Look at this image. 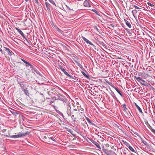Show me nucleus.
<instances>
[{
	"label": "nucleus",
	"instance_id": "obj_1",
	"mask_svg": "<svg viewBox=\"0 0 155 155\" xmlns=\"http://www.w3.org/2000/svg\"><path fill=\"white\" fill-rule=\"evenodd\" d=\"M29 132L28 131H27L25 133L19 132L18 134L16 135L8 136L7 135H4V136L6 137H10V138H16L25 136L28 135L29 134Z\"/></svg>",
	"mask_w": 155,
	"mask_h": 155
},
{
	"label": "nucleus",
	"instance_id": "obj_2",
	"mask_svg": "<svg viewBox=\"0 0 155 155\" xmlns=\"http://www.w3.org/2000/svg\"><path fill=\"white\" fill-rule=\"evenodd\" d=\"M107 83H108L109 85L110 86H112L113 88H114L115 90H116V91L118 93V94L122 97H123V95L121 94V93L120 92V91L119 90L118 88L116 87H114L113 86H112V84L110 83V82L108 81H106Z\"/></svg>",
	"mask_w": 155,
	"mask_h": 155
},
{
	"label": "nucleus",
	"instance_id": "obj_3",
	"mask_svg": "<svg viewBox=\"0 0 155 155\" xmlns=\"http://www.w3.org/2000/svg\"><path fill=\"white\" fill-rule=\"evenodd\" d=\"M60 68L61 69V70L67 76L69 77L70 78H72V79H74V78L70 75V74H68V73L60 65L59 66Z\"/></svg>",
	"mask_w": 155,
	"mask_h": 155
},
{
	"label": "nucleus",
	"instance_id": "obj_4",
	"mask_svg": "<svg viewBox=\"0 0 155 155\" xmlns=\"http://www.w3.org/2000/svg\"><path fill=\"white\" fill-rule=\"evenodd\" d=\"M103 150L107 155H112V153L113 152V151L111 150H108V149H104V148H103Z\"/></svg>",
	"mask_w": 155,
	"mask_h": 155
},
{
	"label": "nucleus",
	"instance_id": "obj_5",
	"mask_svg": "<svg viewBox=\"0 0 155 155\" xmlns=\"http://www.w3.org/2000/svg\"><path fill=\"white\" fill-rule=\"evenodd\" d=\"M15 28L18 31V32H19V33L27 41V42L28 43H29L28 40L25 37L24 33L20 29H19L18 28Z\"/></svg>",
	"mask_w": 155,
	"mask_h": 155
},
{
	"label": "nucleus",
	"instance_id": "obj_6",
	"mask_svg": "<svg viewBox=\"0 0 155 155\" xmlns=\"http://www.w3.org/2000/svg\"><path fill=\"white\" fill-rule=\"evenodd\" d=\"M71 108L70 105H67L66 110V113L68 116H71Z\"/></svg>",
	"mask_w": 155,
	"mask_h": 155
},
{
	"label": "nucleus",
	"instance_id": "obj_7",
	"mask_svg": "<svg viewBox=\"0 0 155 155\" xmlns=\"http://www.w3.org/2000/svg\"><path fill=\"white\" fill-rule=\"evenodd\" d=\"M90 1L89 0H85L84 3V6L90 7L91 6L90 3Z\"/></svg>",
	"mask_w": 155,
	"mask_h": 155
},
{
	"label": "nucleus",
	"instance_id": "obj_8",
	"mask_svg": "<svg viewBox=\"0 0 155 155\" xmlns=\"http://www.w3.org/2000/svg\"><path fill=\"white\" fill-rule=\"evenodd\" d=\"M22 91H23L25 93V94L28 96L29 97V91L28 90V88H26L25 89L24 88L23 89H22Z\"/></svg>",
	"mask_w": 155,
	"mask_h": 155
},
{
	"label": "nucleus",
	"instance_id": "obj_9",
	"mask_svg": "<svg viewBox=\"0 0 155 155\" xmlns=\"http://www.w3.org/2000/svg\"><path fill=\"white\" fill-rule=\"evenodd\" d=\"M82 38L83 39V40L85 41L87 44H89L91 45H93V43L91 42L90 41L88 40V39H86L83 36H82Z\"/></svg>",
	"mask_w": 155,
	"mask_h": 155
},
{
	"label": "nucleus",
	"instance_id": "obj_10",
	"mask_svg": "<svg viewBox=\"0 0 155 155\" xmlns=\"http://www.w3.org/2000/svg\"><path fill=\"white\" fill-rule=\"evenodd\" d=\"M4 52L5 51L6 52L5 53H7L10 56H11L12 55V52L10 51L9 49L6 47H4Z\"/></svg>",
	"mask_w": 155,
	"mask_h": 155
},
{
	"label": "nucleus",
	"instance_id": "obj_11",
	"mask_svg": "<svg viewBox=\"0 0 155 155\" xmlns=\"http://www.w3.org/2000/svg\"><path fill=\"white\" fill-rule=\"evenodd\" d=\"M21 60L25 64H26L27 65H25L26 67H28V65L29 66H30V68L32 67V65H31L30 63L27 61L25 60H24V59L21 58Z\"/></svg>",
	"mask_w": 155,
	"mask_h": 155
},
{
	"label": "nucleus",
	"instance_id": "obj_12",
	"mask_svg": "<svg viewBox=\"0 0 155 155\" xmlns=\"http://www.w3.org/2000/svg\"><path fill=\"white\" fill-rule=\"evenodd\" d=\"M18 84L20 85V87H21L22 89H23L24 88L25 84L23 81L21 82L19 81L18 82Z\"/></svg>",
	"mask_w": 155,
	"mask_h": 155
},
{
	"label": "nucleus",
	"instance_id": "obj_13",
	"mask_svg": "<svg viewBox=\"0 0 155 155\" xmlns=\"http://www.w3.org/2000/svg\"><path fill=\"white\" fill-rule=\"evenodd\" d=\"M92 143L96 145V146L97 148L99 149H101V147L100 146L98 143H97V142H96V141H93Z\"/></svg>",
	"mask_w": 155,
	"mask_h": 155
},
{
	"label": "nucleus",
	"instance_id": "obj_14",
	"mask_svg": "<svg viewBox=\"0 0 155 155\" xmlns=\"http://www.w3.org/2000/svg\"><path fill=\"white\" fill-rule=\"evenodd\" d=\"M135 105L137 109L139 111V112L141 114H143V113L142 111V110L141 109L140 107L136 103H135Z\"/></svg>",
	"mask_w": 155,
	"mask_h": 155
},
{
	"label": "nucleus",
	"instance_id": "obj_15",
	"mask_svg": "<svg viewBox=\"0 0 155 155\" xmlns=\"http://www.w3.org/2000/svg\"><path fill=\"white\" fill-rule=\"evenodd\" d=\"M76 105H77V109L78 110H80L81 109V111H83L84 110V109L83 108H81L80 106V104H79L78 102H77L76 103Z\"/></svg>",
	"mask_w": 155,
	"mask_h": 155
},
{
	"label": "nucleus",
	"instance_id": "obj_16",
	"mask_svg": "<svg viewBox=\"0 0 155 155\" xmlns=\"http://www.w3.org/2000/svg\"><path fill=\"white\" fill-rule=\"evenodd\" d=\"M31 70L37 73L38 74L39 72L37 70V69L35 68L34 66L32 65V67L30 68Z\"/></svg>",
	"mask_w": 155,
	"mask_h": 155
},
{
	"label": "nucleus",
	"instance_id": "obj_17",
	"mask_svg": "<svg viewBox=\"0 0 155 155\" xmlns=\"http://www.w3.org/2000/svg\"><path fill=\"white\" fill-rule=\"evenodd\" d=\"M124 20L127 25V26L129 28H131V25L130 24V22L129 21L126 20L125 19H124Z\"/></svg>",
	"mask_w": 155,
	"mask_h": 155
},
{
	"label": "nucleus",
	"instance_id": "obj_18",
	"mask_svg": "<svg viewBox=\"0 0 155 155\" xmlns=\"http://www.w3.org/2000/svg\"><path fill=\"white\" fill-rule=\"evenodd\" d=\"M45 4V5H46L47 10L48 11H50V5H51L48 2H46Z\"/></svg>",
	"mask_w": 155,
	"mask_h": 155
},
{
	"label": "nucleus",
	"instance_id": "obj_19",
	"mask_svg": "<svg viewBox=\"0 0 155 155\" xmlns=\"http://www.w3.org/2000/svg\"><path fill=\"white\" fill-rule=\"evenodd\" d=\"M141 82H140V84L144 86H146L147 85V82H146L144 80L142 79Z\"/></svg>",
	"mask_w": 155,
	"mask_h": 155
},
{
	"label": "nucleus",
	"instance_id": "obj_20",
	"mask_svg": "<svg viewBox=\"0 0 155 155\" xmlns=\"http://www.w3.org/2000/svg\"><path fill=\"white\" fill-rule=\"evenodd\" d=\"M85 119L88 122L91 124L92 125H95V124H94L92 123V122L90 121V120L87 117H86Z\"/></svg>",
	"mask_w": 155,
	"mask_h": 155
},
{
	"label": "nucleus",
	"instance_id": "obj_21",
	"mask_svg": "<svg viewBox=\"0 0 155 155\" xmlns=\"http://www.w3.org/2000/svg\"><path fill=\"white\" fill-rule=\"evenodd\" d=\"M128 148H129V149H130V150L132 152H133L135 153H136L135 150L131 146H129Z\"/></svg>",
	"mask_w": 155,
	"mask_h": 155
},
{
	"label": "nucleus",
	"instance_id": "obj_22",
	"mask_svg": "<svg viewBox=\"0 0 155 155\" xmlns=\"http://www.w3.org/2000/svg\"><path fill=\"white\" fill-rule=\"evenodd\" d=\"M134 78H135L136 79L137 81L139 82H140V81H141L142 79V78H141L140 77H136L135 76L134 77Z\"/></svg>",
	"mask_w": 155,
	"mask_h": 155
},
{
	"label": "nucleus",
	"instance_id": "obj_23",
	"mask_svg": "<svg viewBox=\"0 0 155 155\" xmlns=\"http://www.w3.org/2000/svg\"><path fill=\"white\" fill-rule=\"evenodd\" d=\"M55 29L61 34H62L63 33V31L61 30L60 29H59L57 27H55Z\"/></svg>",
	"mask_w": 155,
	"mask_h": 155
},
{
	"label": "nucleus",
	"instance_id": "obj_24",
	"mask_svg": "<svg viewBox=\"0 0 155 155\" xmlns=\"http://www.w3.org/2000/svg\"><path fill=\"white\" fill-rule=\"evenodd\" d=\"M141 76L143 78H144V79H145L147 78L148 77V74H142Z\"/></svg>",
	"mask_w": 155,
	"mask_h": 155
},
{
	"label": "nucleus",
	"instance_id": "obj_25",
	"mask_svg": "<svg viewBox=\"0 0 155 155\" xmlns=\"http://www.w3.org/2000/svg\"><path fill=\"white\" fill-rule=\"evenodd\" d=\"M147 4L149 5H150V6H151V7L152 8V9H155L154 8H155V6L154 5L151 4L150 3L148 2L147 3Z\"/></svg>",
	"mask_w": 155,
	"mask_h": 155
},
{
	"label": "nucleus",
	"instance_id": "obj_26",
	"mask_svg": "<svg viewBox=\"0 0 155 155\" xmlns=\"http://www.w3.org/2000/svg\"><path fill=\"white\" fill-rule=\"evenodd\" d=\"M122 106L123 107V108H124V110L126 111L127 109V108L126 107V104H124L122 105Z\"/></svg>",
	"mask_w": 155,
	"mask_h": 155
},
{
	"label": "nucleus",
	"instance_id": "obj_27",
	"mask_svg": "<svg viewBox=\"0 0 155 155\" xmlns=\"http://www.w3.org/2000/svg\"><path fill=\"white\" fill-rule=\"evenodd\" d=\"M124 144L127 146V147H129V146H130V144L127 142L126 141H125V142H124L123 141Z\"/></svg>",
	"mask_w": 155,
	"mask_h": 155
},
{
	"label": "nucleus",
	"instance_id": "obj_28",
	"mask_svg": "<svg viewBox=\"0 0 155 155\" xmlns=\"http://www.w3.org/2000/svg\"><path fill=\"white\" fill-rule=\"evenodd\" d=\"M81 73L86 78H89V77L84 72L82 71Z\"/></svg>",
	"mask_w": 155,
	"mask_h": 155
},
{
	"label": "nucleus",
	"instance_id": "obj_29",
	"mask_svg": "<svg viewBox=\"0 0 155 155\" xmlns=\"http://www.w3.org/2000/svg\"><path fill=\"white\" fill-rule=\"evenodd\" d=\"M48 1L53 5H56L55 4L53 0H48Z\"/></svg>",
	"mask_w": 155,
	"mask_h": 155
},
{
	"label": "nucleus",
	"instance_id": "obj_30",
	"mask_svg": "<svg viewBox=\"0 0 155 155\" xmlns=\"http://www.w3.org/2000/svg\"><path fill=\"white\" fill-rule=\"evenodd\" d=\"M142 142L145 145L147 146L148 145V144L147 142L145 141H144V140H142Z\"/></svg>",
	"mask_w": 155,
	"mask_h": 155
},
{
	"label": "nucleus",
	"instance_id": "obj_31",
	"mask_svg": "<svg viewBox=\"0 0 155 155\" xmlns=\"http://www.w3.org/2000/svg\"><path fill=\"white\" fill-rule=\"evenodd\" d=\"M150 129L152 131V132L153 133L155 134V130L153 129L151 127H150Z\"/></svg>",
	"mask_w": 155,
	"mask_h": 155
},
{
	"label": "nucleus",
	"instance_id": "obj_32",
	"mask_svg": "<svg viewBox=\"0 0 155 155\" xmlns=\"http://www.w3.org/2000/svg\"><path fill=\"white\" fill-rule=\"evenodd\" d=\"M71 114H72L71 116H71V117L72 118V119L73 118H74V120L76 119V118H74V115H73V112H72L71 113Z\"/></svg>",
	"mask_w": 155,
	"mask_h": 155
},
{
	"label": "nucleus",
	"instance_id": "obj_33",
	"mask_svg": "<svg viewBox=\"0 0 155 155\" xmlns=\"http://www.w3.org/2000/svg\"><path fill=\"white\" fill-rule=\"evenodd\" d=\"M33 1L35 2L37 5H38L39 4L38 0H33Z\"/></svg>",
	"mask_w": 155,
	"mask_h": 155
},
{
	"label": "nucleus",
	"instance_id": "obj_34",
	"mask_svg": "<svg viewBox=\"0 0 155 155\" xmlns=\"http://www.w3.org/2000/svg\"><path fill=\"white\" fill-rule=\"evenodd\" d=\"M48 138L49 140L50 139H51V140H53V141H55V139H54L53 137H48Z\"/></svg>",
	"mask_w": 155,
	"mask_h": 155
},
{
	"label": "nucleus",
	"instance_id": "obj_35",
	"mask_svg": "<svg viewBox=\"0 0 155 155\" xmlns=\"http://www.w3.org/2000/svg\"><path fill=\"white\" fill-rule=\"evenodd\" d=\"M75 62L77 63V65L78 66H81V65L80 64V63L77 62L76 61H75Z\"/></svg>",
	"mask_w": 155,
	"mask_h": 155
},
{
	"label": "nucleus",
	"instance_id": "obj_36",
	"mask_svg": "<svg viewBox=\"0 0 155 155\" xmlns=\"http://www.w3.org/2000/svg\"><path fill=\"white\" fill-rule=\"evenodd\" d=\"M134 7L135 8H136V9H139V8L136 5H134Z\"/></svg>",
	"mask_w": 155,
	"mask_h": 155
},
{
	"label": "nucleus",
	"instance_id": "obj_37",
	"mask_svg": "<svg viewBox=\"0 0 155 155\" xmlns=\"http://www.w3.org/2000/svg\"><path fill=\"white\" fill-rule=\"evenodd\" d=\"M95 13H96V14L97 15H99V16H100V13L99 12H98L97 11V12H95Z\"/></svg>",
	"mask_w": 155,
	"mask_h": 155
},
{
	"label": "nucleus",
	"instance_id": "obj_38",
	"mask_svg": "<svg viewBox=\"0 0 155 155\" xmlns=\"http://www.w3.org/2000/svg\"><path fill=\"white\" fill-rule=\"evenodd\" d=\"M105 146L107 147H109V145L108 143H107L105 144Z\"/></svg>",
	"mask_w": 155,
	"mask_h": 155
},
{
	"label": "nucleus",
	"instance_id": "obj_39",
	"mask_svg": "<svg viewBox=\"0 0 155 155\" xmlns=\"http://www.w3.org/2000/svg\"><path fill=\"white\" fill-rule=\"evenodd\" d=\"M92 11L93 12L95 13L97 12V11L95 9H92Z\"/></svg>",
	"mask_w": 155,
	"mask_h": 155
},
{
	"label": "nucleus",
	"instance_id": "obj_40",
	"mask_svg": "<svg viewBox=\"0 0 155 155\" xmlns=\"http://www.w3.org/2000/svg\"><path fill=\"white\" fill-rule=\"evenodd\" d=\"M72 112H73V115H74V114L76 115H78V114H77V113H75V112H74L73 111H72Z\"/></svg>",
	"mask_w": 155,
	"mask_h": 155
},
{
	"label": "nucleus",
	"instance_id": "obj_41",
	"mask_svg": "<svg viewBox=\"0 0 155 155\" xmlns=\"http://www.w3.org/2000/svg\"><path fill=\"white\" fill-rule=\"evenodd\" d=\"M54 102V101H50V104H52V103H53Z\"/></svg>",
	"mask_w": 155,
	"mask_h": 155
},
{
	"label": "nucleus",
	"instance_id": "obj_42",
	"mask_svg": "<svg viewBox=\"0 0 155 155\" xmlns=\"http://www.w3.org/2000/svg\"><path fill=\"white\" fill-rule=\"evenodd\" d=\"M74 111H77V110H78V109H74L73 110Z\"/></svg>",
	"mask_w": 155,
	"mask_h": 155
},
{
	"label": "nucleus",
	"instance_id": "obj_43",
	"mask_svg": "<svg viewBox=\"0 0 155 155\" xmlns=\"http://www.w3.org/2000/svg\"><path fill=\"white\" fill-rule=\"evenodd\" d=\"M134 11H135V10H133L132 11V13H133V15H134V14L133 12H134Z\"/></svg>",
	"mask_w": 155,
	"mask_h": 155
},
{
	"label": "nucleus",
	"instance_id": "obj_44",
	"mask_svg": "<svg viewBox=\"0 0 155 155\" xmlns=\"http://www.w3.org/2000/svg\"><path fill=\"white\" fill-rule=\"evenodd\" d=\"M67 8H68V9H69V10H71V9H70L69 7H68V6L67 7Z\"/></svg>",
	"mask_w": 155,
	"mask_h": 155
},
{
	"label": "nucleus",
	"instance_id": "obj_45",
	"mask_svg": "<svg viewBox=\"0 0 155 155\" xmlns=\"http://www.w3.org/2000/svg\"><path fill=\"white\" fill-rule=\"evenodd\" d=\"M25 0L26 2H28L29 1L28 0Z\"/></svg>",
	"mask_w": 155,
	"mask_h": 155
},
{
	"label": "nucleus",
	"instance_id": "obj_46",
	"mask_svg": "<svg viewBox=\"0 0 155 155\" xmlns=\"http://www.w3.org/2000/svg\"><path fill=\"white\" fill-rule=\"evenodd\" d=\"M44 138L45 139H47V137L45 136L44 137Z\"/></svg>",
	"mask_w": 155,
	"mask_h": 155
},
{
	"label": "nucleus",
	"instance_id": "obj_47",
	"mask_svg": "<svg viewBox=\"0 0 155 155\" xmlns=\"http://www.w3.org/2000/svg\"><path fill=\"white\" fill-rule=\"evenodd\" d=\"M103 45V46L106 47V46L105 45Z\"/></svg>",
	"mask_w": 155,
	"mask_h": 155
},
{
	"label": "nucleus",
	"instance_id": "obj_48",
	"mask_svg": "<svg viewBox=\"0 0 155 155\" xmlns=\"http://www.w3.org/2000/svg\"><path fill=\"white\" fill-rule=\"evenodd\" d=\"M149 85L150 86H151V85H150V84H149Z\"/></svg>",
	"mask_w": 155,
	"mask_h": 155
},
{
	"label": "nucleus",
	"instance_id": "obj_49",
	"mask_svg": "<svg viewBox=\"0 0 155 155\" xmlns=\"http://www.w3.org/2000/svg\"><path fill=\"white\" fill-rule=\"evenodd\" d=\"M0 46H1V48H2V46L1 45H0Z\"/></svg>",
	"mask_w": 155,
	"mask_h": 155
}]
</instances>
